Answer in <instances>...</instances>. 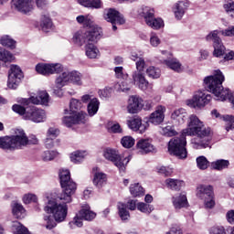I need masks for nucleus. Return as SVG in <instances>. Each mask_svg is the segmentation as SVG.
I'll return each instance as SVG.
<instances>
[{
	"label": "nucleus",
	"mask_w": 234,
	"mask_h": 234,
	"mask_svg": "<svg viewBox=\"0 0 234 234\" xmlns=\"http://www.w3.org/2000/svg\"><path fill=\"white\" fill-rule=\"evenodd\" d=\"M186 136H197L192 141L195 149H207L211 143V128H205L197 115H190L188 128L182 131Z\"/></svg>",
	"instance_id": "obj_1"
},
{
	"label": "nucleus",
	"mask_w": 234,
	"mask_h": 234,
	"mask_svg": "<svg viewBox=\"0 0 234 234\" xmlns=\"http://www.w3.org/2000/svg\"><path fill=\"white\" fill-rule=\"evenodd\" d=\"M103 31L101 27H93L90 31L82 33L78 31L73 36V43L80 47L86 45V56L90 59H96L100 56V49L94 45L98 43V40L101 38Z\"/></svg>",
	"instance_id": "obj_2"
},
{
	"label": "nucleus",
	"mask_w": 234,
	"mask_h": 234,
	"mask_svg": "<svg viewBox=\"0 0 234 234\" xmlns=\"http://www.w3.org/2000/svg\"><path fill=\"white\" fill-rule=\"evenodd\" d=\"M37 138L34 137L32 140H29L25 131H21L19 135L0 137V149H4V151H16V149L27 147L28 144L37 145Z\"/></svg>",
	"instance_id": "obj_3"
},
{
	"label": "nucleus",
	"mask_w": 234,
	"mask_h": 234,
	"mask_svg": "<svg viewBox=\"0 0 234 234\" xmlns=\"http://www.w3.org/2000/svg\"><path fill=\"white\" fill-rule=\"evenodd\" d=\"M83 107V103H81V101L78 99L72 98L69 101V115H66L62 118V123L66 127H73V125H81L85 124L86 120L85 117L87 116V113L84 112H78Z\"/></svg>",
	"instance_id": "obj_4"
},
{
	"label": "nucleus",
	"mask_w": 234,
	"mask_h": 234,
	"mask_svg": "<svg viewBox=\"0 0 234 234\" xmlns=\"http://www.w3.org/2000/svg\"><path fill=\"white\" fill-rule=\"evenodd\" d=\"M58 178L62 192L58 195V200H65L66 202H72V195L76 193L78 185L70 178V170H60Z\"/></svg>",
	"instance_id": "obj_5"
},
{
	"label": "nucleus",
	"mask_w": 234,
	"mask_h": 234,
	"mask_svg": "<svg viewBox=\"0 0 234 234\" xmlns=\"http://www.w3.org/2000/svg\"><path fill=\"white\" fill-rule=\"evenodd\" d=\"M218 34H222V36H225L226 37H233L234 26L229 27L227 29L221 31L213 30L206 37L207 41L213 42L214 56L216 58H220V56L226 54V47L222 43V38L218 37Z\"/></svg>",
	"instance_id": "obj_6"
},
{
	"label": "nucleus",
	"mask_w": 234,
	"mask_h": 234,
	"mask_svg": "<svg viewBox=\"0 0 234 234\" xmlns=\"http://www.w3.org/2000/svg\"><path fill=\"white\" fill-rule=\"evenodd\" d=\"M62 202L63 204H58L56 199L51 198L48 199V205L45 207V211L51 213L56 222L65 221L67 215H69V206L67 204H70V202H66L65 200H62Z\"/></svg>",
	"instance_id": "obj_7"
},
{
	"label": "nucleus",
	"mask_w": 234,
	"mask_h": 234,
	"mask_svg": "<svg viewBox=\"0 0 234 234\" xmlns=\"http://www.w3.org/2000/svg\"><path fill=\"white\" fill-rule=\"evenodd\" d=\"M186 134L181 133L180 137L172 138L168 143V153L184 160L187 158V141L186 139Z\"/></svg>",
	"instance_id": "obj_8"
},
{
	"label": "nucleus",
	"mask_w": 234,
	"mask_h": 234,
	"mask_svg": "<svg viewBox=\"0 0 234 234\" xmlns=\"http://www.w3.org/2000/svg\"><path fill=\"white\" fill-rule=\"evenodd\" d=\"M103 156L109 162H112L115 167H117L120 173H125V169H127V164L131 162V156L123 157L120 154L118 150L112 148H106L103 152Z\"/></svg>",
	"instance_id": "obj_9"
},
{
	"label": "nucleus",
	"mask_w": 234,
	"mask_h": 234,
	"mask_svg": "<svg viewBox=\"0 0 234 234\" xmlns=\"http://www.w3.org/2000/svg\"><path fill=\"white\" fill-rule=\"evenodd\" d=\"M102 17L104 21L111 23L113 32L118 30L116 25H125V16H123L120 11L112 7L104 9Z\"/></svg>",
	"instance_id": "obj_10"
},
{
	"label": "nucleus",
	"mask_w": 234,
	"mask_h": 234,
	"mask_svg": "<svg viewBox=\"0 0 234 234\" xmlns=\"http://www.w3.org/2000/svg\"><path fill=\"white\" fill-rule=\"evenodd\" d=\"M211 94H206L204 91H197L193 98L187 101L188 107L192 109H204L206 105H209L211 103Z\"/></svg>",
	"instance_id": "obj_11"
},
{
	"label": "nucleus",
	"mask_w": 234,
	"mask_h": 234,
	"mask_svg": "<svg viewBox=\"0 0 234 234\" xmlns=\"http://www.w3.org/2000/svg\"><path fill=\"white\" fill-rule=\"evenodd\" d=\"M69 82L74 85H81V73L78 71H64L56 79V85H58V87H65Z\"/></svg>",
	"instance_id": "obj_12"
},
{
	"label": "nucleus",
	"mask_w": 234,
	"mask_h": 234,
	"mask_svg": "<svg viewBox=\"0 0 234 234\" xmlns=\"http://www.w3.org/2000/svg\"><path fill=\"white\" fill-rule=\"evenodd\" d=\"M23 80V70L17 65H11L8 71L7 87L9 89H17Z\"/></svg>",
	"instance_id": "obj_13"
},
{
	"label": "nucleus",
	"mask_w": 234,
	"mask_h": 234,
	"mask_svg": "<svg viewBox=\"0 0 234 234\" xmlns=\"http://www.w3.org/2000/svg\"><path fill=\"white\" fill-rule=\"evenodd\" d=\"M36 71L42 76H50L51 74H61L63 72V66L59 63L47 64L38 63L36 66Z\"/></svg>",
	"instance_id": "obj_14"
},
{
	"label": "nucleus",
	"mask_w": 234,
	"mask_h": 234,
	"mask_svg": "<svg viewBox=\"0 0 234 234\" xmlns=\"http://www.w3.org/2000/svg\"><path fill=\"white\" fill-rule=\"evenodd\" d=\"M47 119V115L45 114V111L41 110L34 105L28 106L27 114H26V120H30L35 123H41L45 122Z\"/></svg>",
	"instance_id": "obj_15"
},
{
	"label": "nucleus",
	"mask_w": 234,
	"mask_h": 234,
	"mask_svg": "<svg viewBox=\"0 0 234 234\" xmlns=\"http://www.w3.org/2000/svg\"><path fill=\"white\" fill-rule=\"evenodd\" d=\"M144 109V99L138 95H132L128 100L127 111L130 114H138Z\"/></svg>",
	"instance_id": "obj_16"
},
{
	"label": "nucleus",
	"mask_w": 234,
	"mask_h": 234,
	"mask_svg": "<svg viewBox=\"0 0 234 234\" xmlns=\"http://www.w3.org/2000/svg\"><path fill=\"white\" fill-rule=\"evenodd\" d=\"M11 6L22 14H28L34 8L32 0H12Z\"/></svg>",
	"instance_id": "obj_17"
},
{
	"label": "nucleus",
	"mask_w": 234,
	"mask_h": 234,
	"mask_svg": "<svg viewBox=\"0 0 234 234\" xmlns=\"http://www.w3.org/2000/svg\"><path fill=\"white\" fill-rule=\"evenodd\" d=\"M165 118V107L159 105L149 116L148 122L154 125H160Z\"/></svg>",
	"instance_id": "obj_18"
},
{
	"label": "nucleus",
	"mask_w": 234,
	"mask_h": 234,
	"mask_svg": "<svg viewBox=\"0 0 234 234\" xmlns=\"http://www.w3.org/2000/svg\"><path fill=\"white\" fill-rule=\"evenodd\" d=\"M92 171L94 173L92 180L93 186H95V187L98 189H101V187L107 186V174L103 172H98L100 171L99 167H94Z\"/></svg>",
	"instance_id": "obj_19"
},
{
	"label": "nucleus",
	"mask_w": 234,
	"mask_h": 234,
	"mask_svg": "<svg viewBox=\"0 0 234 234\" xmlns=\"http://www.w3.org/2000/svg\"><path fill=\"white\" fill-rule=\"evenodd\" d=\"M128 127L132 129V131H139L141 134H144L145 131H147V127H149V122L142 123L141 117H133L132 120L127 122Z\"/></svg>",
	"instance_id": "obj_20"
},
{
	"label": "nucleus",
	"mask_w": 234,
	"mask_h": 234,
	"mask_svg": "<svg viewBox=\"0 0 234 234\" xmlns=\"http://www.w3.org/2000/svg\"><path fill=\"white\" fill-rule=\"evenodd\" d=\"M50 96L47 91H40L37 97H30L28 100L26 101V104L32 103L33 105H48V101Z\"/></svg>",
	"instance_id": "obj_21"
},
{
	"label": "nucleus",
	"mask_w": 234,
	"mask_h": 234,
	"mask_svg": "<svg viewBox=\"0 0 234 234\" xmlns=\"http://www.w3.org/2000/svg\"><path fill=\"white\" fill-rule=\"evenodd\" d=\"M136 149H138L142 154H147L154 151V145L149 142V139H141L136 144Z\"/></svg>",
	"instance_id": "obj_22"
},
{
	"label": "nucleus",
	"mask_w": 234,
	"mask_h": 234,
	"mask_svg": "<svg viewBox=\"0 0 234 234\" xmlns=\"http://www.w3.org/2000/svg\"><path fill=\"white\" fill-rule=\"evenodd\" d=\"M133 80L141 90H147V88L149 87V80L145 79V76H144L143 73L134 72L133 74Z\"/></svg>",
	"instance_id": "obj_23"
},
{
	"label": "nucleus",
	"mask_w": 234,
	"mask_h": 234,
	"mask_svg": "<svg viewBox=\"0 0 234 234\" xmlns=\"http://www.w3.org/2000/svg\"><path fill=\"white\" fill-rule=\"evenodd\" d=\"M173 206L176 209H182L183 207H189L187 196L180 194L179 196L172 197Z\"/></svg>",
	"instance_id": "obj_24"
},
{
	"label": "nucleus",
	"mask_w": 234,
	"mask_h": 234,
	"mask_svg": "<svg viewBox=\"0 0 234 234\" xmlns=\"http://www.w3.org/2000/svg\"><path fill=\"white\" fill-rule=\"evenodd\" d=\"M79 217H80V218H83V220L90 222L96 218V212L90 210V206L85 205L79 211Z\"/></svg>",
	"instance_id": "obj_25"
},
{
	"label": "nucleus",
	"mask_w": 234,
	"mask_h": 234,
	"mask_svg": "<svg viewBox=\"0 0 234 234\" xmlns=\"http://www.w3.org/2000/svg\"><path fill=\"white\" fill-rule=\"evenodd\" d=\"M215 195V192L213 191V186L208 185H200L197 186V197L199 198H206L208 197H213Z\"/></svg>",
	"instance_id": "obj_26"
},
{
	"label": "nucleus",
	"mask_w": 234,
	"mask_h": 234,
	"mask_svg": "<svg viewBox=\"0 0 234 234\" xmlns=\"http://www.w3.org/2000/svg\"><path fill=\"white\" fill-rule=\"evenodd\" d=\"M186 10H187V3L184 1L177 2L174 7V13H175L176 18H177L178 20L182 19Z\"/></svg>",
	"instance_id": "obj_27"
},
{
	"label": "nucleus",
	"mask_w": 234,
	"mask_h": 234,
	"mask_svg": "<svg viewBox=\"0 0 234 234\" xmlns=\"http://www.w3.org/2000/svg\"><path fill=\"white\" fill-rule=\"evenodd\" d=\"M117 209L118 215L122 222H125L131 218V213L127 209V205H125V203H119Z\"/></svg>",
	"instance_id": "obj_28"
},
{
	"label": "nucleus",
	"mask_w": 234,
	"mask_h": 234,
	"mask_svg": "<svg viewBox=\"0 0 234 234\" xmlns=\"http://www.w3.org/2000/svg\"><path fill=\"white\" fill-rule=\"evenodd\" d=\"M99 109H100V101L98 100V98L91 99L87 106L89 116H94L95 114H97Z\"/></svg>",
	"instance_id": "obj_29"
},
{
	"label": "nucleus",
	"mask_w": 234,
	"mask_h": 234,
	"mask_svg": "<svg viewBox=\"0 0 234 234\" xmlns=\"http://www.w3.org/2000/svg\"><path fill=\"white\" fill-rule=\"evenodd\" d=\"M130 193L132 197L137 198L138 197H144L145 195V189L140 186V183L130 185Z\"/></svg>",
	"instance_id": "obj_30"
},
{
	"label": "nucleus",
	"mask_w": 234,
	"mask_h": 234,
	"mask_svg": "<svg viewBox=\"0 0 234 234\" xmlns=\"http://www.w3.org/2000/svg\"><path fill=\"white\" fill-rule=\"evenodd\" d=\"M25 207L19 203H15L12 206L13 216L18 219L25 218Z\"/></svg>",
	"instance_id": "obj_31"
},
{
	"label": "nucleus",
	"mask_w": 234,
	"mask_h": 234,
	"mask_svg": "<svg viewBox=\"0 0 234 234\" xmlns=\"http://www.w3.org/2000/svg\"><path fill=\"white\" fill-rule=\"evenodd\" d=\"M165 184L170 189H173L174 191H180V189L184 186V181L168 178L165 180Z\"/></svg>",
	"instance_id": "obj_32"
},
{
	"label": "nucleus",
	"mask_w": 234,
	"mask_h": 234,
	"mask_svg": "<svg viewBox=\"0 0 234 234\" xmlns=\"http://www.w3.org/2000/svg\"><path fill=\"white\" fill-rule=\"evenodd\" d=\"M14 59H16L14 54L3 48H0V61H3L4 63H12Z\"/></svg>",
	"instance_id": "obj_33"
},
{
	"label": "nucleus",
	"mask_w": 234,
	"mask_h": 234,
	"mask_svg": "<svg viewBox=\"0 0 234 234\" xmlns=\"http://www.w3.org/2000/svg\"><path fill=\"white\" fill-rule=\"evenodd\" d=\"M16 40H14L8 35L3 36L0 38V44L3 47H6L7 48H10V50H14V48H16Z\"/></svg>",
	"instance_id": "obj_34"
},
{
	"label": "nucleus",
	"mask_w": 234,
	"mask_h": 234,
	"mask_svg": "<svg viewBox=\"0 0 234 234\" xmlns=\"http://www.w3.org/2000/svg\"><path fill=\"white\" fill-rule=\"evenodd\" d=\"M13 112L18 114L19 116H23L24 120H27V114L28 113V106L25 107L20 104H14L12 106Z\"/></svg>",
	"instance_id": "obj_35"
},
{
	"label": "nucleus",
	"mask_w": 234,
	"mask_h": 234,
	"mask_svg": "<svg viewBox=\"0 0 234 234\" xmlns=\"http://www.w3.org/2000/svg\"><path fill=\"white\" fill-rule=\"evenodd\" d=\"M12 229L13 231H16V234H29L30 231H28V229L25 227L21 222L19 221H13L12 223Z\"/></svg>",
	"instance_id": "obj_36"
},
{
	"label": "nucleus",
	"mask_w": 234,
	"mask_h": 234,
	"mask_svg": "<svg viewBox=\"0 0 234 234\" xmlns=\"http://www.w3.org/2000/svg\"><path fill=\"white\" fill-rule=\"evenodd\" d=\"M212 167L216 171H222L223 169H228V167H229V161L225 159H218L212 163Z\"/></svg>",
	"instance_id": "obj_37"
},
{
	"label": "nucleus",
	"mask_w": 234,
	"mask_h": 234,
	"mask_svg": "<svg viewBox=\"0 0 234 234\" xmlns=\"http://www.w3.org/2000/svg\"><path fill=\"white\" fill-rule=\"evenodd\" d=\"M142 16L145 23H149L154 17V9L149 6L143 7Z\"/></svg>",
	"instance_id": "obj_38"
},
{
	"label": "nucleus",
	"mask_w": 234,
	"mask_h": 234,
	"mask_svg": "<svg viewBox=\"0 0 234 234\" xmlns=\"http://www.w3.org/2000/svg\"><path fill=\"white\" fill-rule=\"evenodd\" d=\"M146 25L154 30H160L164 27V20L154 16L152 20L146 22Z\"/></svg>",
	"instance_id": "obj_39"
},
{
	"label": "nucleus",
	"mask_w": 234,
	"mask_h": 234,
	"mask_svg": "<svg viewBox=\"0 0 234 234\" xmlns=\"http://www.w3.org/2000/svg\"><path fill=\"white\" fill-rule=\"evenodd\" d=\"M137 209L138 211H141V213H146L149 215L154 211V207L144 202H139L137 203Z\"/></svg>",
	"instance_id": "obj_40"
},
{
	"label": "nucleus",
	"mask_w": 234,
	"mask_h": 234,
	"mask_svg": "<svg viewBox=\"0 0 234 234\" xmlns=\"http://www.w3.org/2000/svg\"><path fill=\"white\" fill-rule=\"evenodd\" d=\"M40 26L43 32H48L52 28V19L47 16V15L42 16Z\"/></svg>",
	"instance_id": "obj_41"
},
{
	"label": "nucleus",
	"mask_w": 234,
	"mask_h": 234,
	"mask_svg": "<svg viewBox=\"0 0 234 234\" xmlns=\"http://www.w3.org/2000/svg\"><path fill=\"white\" fill-rule=\"evenodd\" d=\"M146 74L149 76V78H153V80H158V78H160V76L162 74V71L158 68L150 66L146 69Z\"/></svg>",
	"instance_id": "obj_42"
},
{
	"label": "nucleus",
	"mask_w": 234,
	"mask_h": 234,
	"mask_svg": "<svg viewBox=\"0 0 234 234\" xmlns=\"http://www.w3.org/2000/svg\"><path fill=\"white\" fill-rule=\"evenodd\" d=\"M197 165L198 169H201V171H205V169H207L209 165V161H207V158H206V156L200 155L197 158Z\"/></svg>",
	"instance_id": "obj_43"
},
{
	"label": "nucleus",
	"mask_w": 234,
	"mask_h": 234,
	"mask_svg": "<svg viewBox=\"0 0 234 234\" xmlns=\"http://www.w3.org/2000/svg\"><path fill=\"white\" fill-rule=\"evenodd\" d=\"M164 63L165 65H166V67H168V69H171L176 72H180V67H182V65L179 62H176L173 59H167V60H165Z\"/></svg>",
	"instance_id": "obj_44"
},
{
	"label": "nucleus",
	"mask_w": 234,
	"mask_h": 234,
	"mask_svg": "<svg viewBox=\"0 0 234 234\" xmlns=\"http://www.w3.org/2000/svg\"><path fill=\"white\" fill-rule=\"evenodd\" d=\"M134 138L131 136H123L121 139V144L122 147H125V149H131L134 145Z\"/></svg>",
	"instance_id": "obj_45"
},
{
	"label": "nucleus",
	"mask_w": 234,
	"mask_h": 234,
	"mask_svg": "<svg viewBox=\"0 0 234 234\" xmlns=\"http://www.w3.org/2000/svg\"><path fill=\"white\" fill-rule=\"evenodd\" d=\"M85 158V154L81 151H76L70 155V160L73 164H80Z\"/></svg>",
	"instance_id": "obj_46"
},
{
	"label": "nucleus",
	"mask_w": 234,
	"mask_h": 234,
	"mask_svg": "<svg viewBox=\"0 0 234 234\" xmlns=\"http://www.w3.org/2000/svg\"><path fill=\"white\" fill-rule=\"evenodd\" d=\"M224 120L226 122V123H225L226 131H228V132L233 131V129H234V116H232V115H226L224 117Z\"/></svg>",
	"instance_id": "obj_47"
},
{
	"label": "nucleus",
	"mask_w": 234,
	"mask_h": 234,
	"mask_svg": "<svg viewBox=\"0 0 234 234\" xmlns=\"http://www.w3.org/2000/svg\"><path fill=\"white\" fill-rule=\"evenodd\" d=\"M186 114H187L186 112V110L184 108L176 110L173 113H172V118H174V120H184V118H186Z\"/></svg>",
	"instance_id": "obj_48"
},
{
	"label": "nucleus",
	"mask_w": 234,
	"mask_h": 234,
	"mask_svg": "<svg viewBox=\"0 0 234 234\" xmlns=\"http://www.w3.org/2000/svg\"><path fill=\"white\" fill-rule=\"evenodd\" d=\"M44 220H46L47 225L46 228L47 229H53V228H56L58 224L56 223V219L52 216H46L44 217Z\"/></svg>",
	"instance_id": "obj_49"
},
{
	"label": "nucleus",
	"mask_w": 234,
	"mask_h": 234,
	"mask_svg": "<svg viewBox=\"0 0 234 234\" xmlns=\"http://www.w3.org/2000/svg\"><path fill=\"white\" fill-rule=\"evenodd\" d=\"M163 134L164 136L172 137V136H176L178 133L175 131V127L168 125L163 128Z\"/></svg>",
	"instance_id": "obj_50"
},
{
	"label": "nucleus",
	"mask_w": 234,
	"mask_h": 234,
	"mask_svg": "<svg viewBox=\"0 0 234 234\" xmlns=\"http://www.w3.org/2000/svg\"><path fill=\"white\" fill-rule=\"evenodd\" d=\"M216 202H215V195L210 196L208 197H205V207L207 209H213L215 207Z\"/></svg>",
	"instance_id": "obj_51"
},
{
	"label": "nucleus",
	"mask_w": 234,
	"mask_h": 234,
	"mask_svg": "<svg viewBox=\"0 0 234 234\" xmlns=\"http://www.w3.org/2000/svg\"><path fill=\"white\" fill-rule=\"evenodd\" d=\"M47 136H48V138H51L52 140H56L59 136V129L50 127L48 130Z\"/></svg>",
	"instance_id": "obj_52"
},
{
	"label": "nucleus",
	"mask_w": 234,
	"mask_h": 234,
	"mask_svg": "<svg viewBox=\"0 0 234 234\" xmlns=\"http://www.w3.org/2000/svg\"><path fill=\"white\" fill-rule=\"evenodd\" d=\"M24 204H31L34 202L35 204L37 203V196L34 194H26L23 197Z\"/></svg>",
	"instance_id": "obj_53"
},
{
	"label": "nucleus",
	"mask_w": 234,
	"mask_h": 234,
	"mask_svg": "<svg viewBox=\"0 0 234 234\" xmlns=\"http://www.w3.org/2000/svg\"><path fill=\"white\" fill-rule=\"evenodd\" d=\"M210 234H226V229L220 225H215L209 229Z\"/></svg>",
	"instance_id": "obj_54"
},
{
	"label": "nucleus",
	"mask_w": 234,
	"mask_h": 234,
	"mask_svg": "<svg viewBox=\"0 0 234 234\" xmlns=\"http://www.w3.org/2000/svg\"><path fill=\"white\" fill-rule=\"evenodd\" d=\"M223 8L227 14H230L231 17H234V2H228L223 5Z\"/></svg>",
	"instance_id": "obj_55"
},
{
	"label": "nucleus",
	"mask_w": 234,
	"mask_h": 234,
	"mask_svg": "<svg viewBox=\"0 0 234 234\" xmlns=\"http://www.w3.org/2000/svg\"><path fill=\"white\" fill-rule=\"evenodd\" d=\"M138 200L130 199L125 204L126 209H129L130 211H135L136 207H138V204H136Z\"/></svg>",
	"instance_id": "obj_56"
},
{
	"label": "nucleus",
	"mask_w": 234,
	"mask_h": 234,
	"mask_svg": "<svg viewBox=\"0 0 234 234\" xmlns=\"http://www.w3.org/2000/svg\"><path fill=\"white\" fill-rule=\"evenodd\" d=\"M102 6H103V3L101 2V0H90L89 8H95L96 10H98Z\"/></svg>",
	"instance_id": "obj_57"
},
{
	"label": "nucleus",
	"mask_w": 234,
	"mask_h": 234,
	"mask_svg": "<svg viewBox=\"0 0 234 234\" xmlns=\"http://www.w3.org/2000/svg\"><path fill=\"white\" fill-rule=\"evenodd\" d=\"M136 69L138 70V72H144V69H145V60L142 58H140L137 61H136Z\"/></svg>",
	"instance_id": "obj_58"
},
{
	"label": "nucleus",
	"mask_w": 234,
	"mask_h": 234,
	"mask_svg": "<svg viewBox=\"0 0 234 234\" xmlns=\"http://www.w3.org/2000/svg\"><path fill=\"white\" fill-rule=\"evenodd\" d=\"M158 173L159 175H163V176H171V175L173 174V171H171V169H168L165 166H161L158 169Z\"/></svg>",
	"instance_id": "obj_59"
},
{
	"label": "nucleus",
	"mask_w": 234,
	"mask_h": 234,
	"mask_svg": "<svg viewBox=\"0 0 234 234\" xmlns=\"http://www.w3.org/2000/svg\"><path fill=\"white\" fill-rule=\"evenodd\" d=\"M111 133H113V134H120L122 133V126H120V123H115L111 126L110 128Z\"/></svg>",
	"instance_id": "obj_60"
},
{
	"label": "nucleus",
	"mask_w": 234,
	"mask_h": 234,
	"mask_svg": "<svg viewBox=\"0 0 234 234\" xmlns=\"http://www.w3.org/2000/svg\"><path fill=\"white\" fill-rule=\"evenodd\" d=\"M160 43V38L156 35H154L150 37V44L152 45V47H158Z\"/></svg>",
	"instance_id": "obj_61"
},
{
	"label": "nucleus",
	"mask_w": 234,
	"mask_h": 234,
	"mask_svg": "<svg viewBox=\"0 0 234 234\" xmlns=\"http://www.w3.org/2000/svg\"><path fill=\"white\" fill-rule=\"evenodd\" d=\"M42 158H43L44 162H48L54 158V155L52 154V153L50 151H46V152H44Z\"/></svg>",
	"instance_id": "obj_62"
},
{
	"label": "nucleus",
	"mask_w": 234,
	"mask_h": 234,
	"mask_svg": "<svg viewBox=\"0 0 234 234\" xmlns=\"http://www.w3.org/2000/svg\"><path fill=\"white\" fill-rule=\"evenodd\" d=\"M165 234H183L182 229L178 227H172Z\"/></svg>",
	"instance_id": "obj_63"
},
{
	"label": "nucleus",
	"mask_w": 234,
	"mask_h": 234,
	"mask_svg": "<svg viewBox=\"0 0 234 234\" xmlns=\"http://www.w3.org/2000/svg\"><path fill=\"white\" fill-rule=\"evenodd\" d=\"M227 220L229 224H234V210H230L227 213Z\"/></svg>",
	"instance_id": "obj_64"
}]
</instances>
